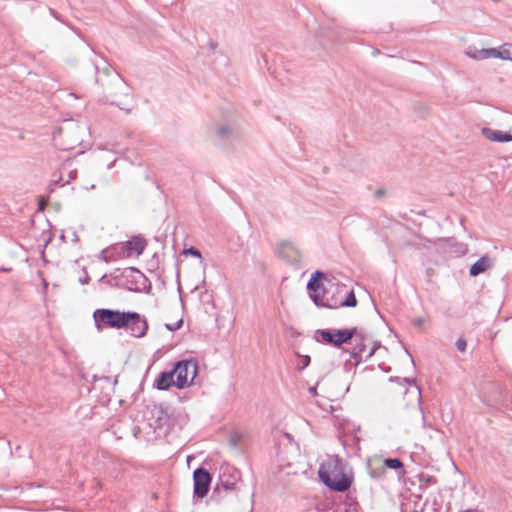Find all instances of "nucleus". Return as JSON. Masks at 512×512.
I'll return each mask as SVG.
<instances>
[{"label":"nucleus","instance_id":"obj_1","mask_svg":"<svg viewBox=\"0 0 512 512\" xmlns=\"http://www.w3.org/2000/svg\"><path fill=\"white\" fill-rule=\"evenodd\" d=\"M93 319L98 330L125 328L136 338L144 337L148 330L147 320L137 312L101 308L94 311Z\"/></svg>","mask_w":512,"mask_h":512},{"label":"nucleus","instance_id":"obj_2","mask_svg":"<svg viewBox=\"0 0 512 512\" xmlns=\"http://www.w3.org/2000/svg\"><path fill=\"white\" fill-rule=\"evenodd\" d=\"M318 475L331 490L344 492L351 486V479L345 473V464L339 457H328L323 461L320 464Z\"/></svg>","mask_w":512,"mask_h":512},{"label":"nucleus","instance_id":"obj_3","mask_svg":"<svg viewBox=\"0 0 512 512\" xmlns=\"http://www.w3.org/2000/svg\"><path fill=\"white\" fill-rule=\"evenodd\" d=\"M94 66L97 74L99 73V70L102 69L104 75L111 76L110 84L106 87L105 101L112 105H116L121 110L129 112L130 108L124 106L121 102L115 99L119 93L129 96V87L126 82L105 61H103V67H101L99 63H95Z\"/></svg>","mask_w":512,"mask_h":512},{"label":"nucleus","instance_id":"obj_4","mask_svg":"<svg viewBox=\"0 0 512 512\" xmlns=\"http://www.w3.org/2000/svg\"><path fill=\"white\" fill-rule=\"evenodd\" d=\"M326 276L321 271H315L307 283V289L310 291V298L318 307L335 309V297H329V291L320 282Z\"/></svg>","mask_w":512,"mask_h":512},{"label":"nucleus","instance_id":"obj_5","mask_svg":"<svg viewBox=\"0 0 512 512\" xmlns=\"http://www.w3.org/2000/svg\"><path fill=\"white\" fill-rule=\"evenodd\" d=\"M175 376V387L183 389L190 386L198 373V363L194 359L178 361L172 368Z\"/></svg>","mask_w":512,"mask_h":512},{"label":"nucleus","instance_id":"obj_6","mask_svg":"<svg viewBox=\"0 0 512 512\" xmlns=\"http://www.w3.org/2000/svg\"><path fill=\"white\" fill-rule=\"evenodd\" d=\"M356 335V327L350 329H318L315 333L317 342H324L334 347L349 342Z\"/></svg>","mask_w":512,"mask_h":512},{"label":"nucleus","instance_id":"obj_7","mask_svg":"<svg viewBox=\"0 0 512 512\" xmlns=\"http://www.w3.org/2000/svg\"><path fill=\"white\" fill-rule=\"evenodd\" d=\"M121 276L125 279V284L130 291L142 292L151 288L148 278L135 267L125 268Z\"/></svg>","mask_w":512,"mask_h":512},{"label":"nucleus","instance_id":"obj_8","mask_svg":"<svg viewBox=\"0 0 512 512\" xmlns=\"http://www.w3.org/2000/svg\"><path fill=\"white\" fill-rule=\"evenodd\" d=\"M279 255L291 265L299 267L303 264L305 256L301 249L293 242H283L279 246Z\"/></svg>","mask_w":512,"mask_h":512},{"label":"nucleus","instance_id":"obj_9","mask_svg":"<svg viewBox=\"0 0 512 512\" xmlns=\"http://www.w3.org/2000/svg\"><path fill=\"white\" fill-rule=\"evenodd\" d=\"M211 480V475L205 468L195 469L193 472L194 496L197 498L205 497L209 492Z\"/></svg>","mask_w":512,"mask_h":512},{"label":"nucleus","instance_id":"obj_10","mask_svg":"<svg viewBox=\"0 0 512 512\" xmlns=\"http://www.w3.org/2000/svg\"><path fill=\"white\" fill-rule=\"evenodd\" d=\"M99 257L106 263H109L119 259L128 258L129 252L126 251L125 243L121 242L103 249Z\"/></svg>","mask_w":512,"mask_h":512},{"label":"nucleus","instance_id":"obj_11","mask_svg":"<svg viewBox=\"0 0 512 512\" xmlns=\"http://www.w3.org/2000/svg\"><path fill=\"white\" fill-rule=\"evenodd\" d=\"M240 474L237 470L227 467L220 476V483L225 490H235Z\"/></svg>","mask_w":512,"mask_h":512},{"label":"nucleus","instance_id":"obj_12","mask_svg":"<svg viewBox=\"0 0 512 512\" xmlns=\"http://www.w3.org/2000/svg\"><path fill=\"white\" fill-rule=\"evenodd\" d=\"M175 374L173 370L161 372L154 380L153 386L158 390H168L171 386H175Z\"/></svg>","mask_w":512,"mask_h":512},{"label":"nucleus","instance_id":"obj_13","mask_svg":"<svg viewBox=\"0 0 512 512\" xmlns=\"http://www.w3.org/2000/svg\"><path fill=\"white\" fill-rule=\"evenodd\" d=\"M494 265L493 260L488 255L481 256L475 263H473L469 269V275L476 277L481 273H484Z\"/></svg>","mask_w":512,"mask_h":512},{"label":"nucleus","instance_id":"obj_14","mask_svg":"<svg viewBox=\"0 0 512 512\" xmlns=\"http://www.w3.org/2000/svg\"><path fill=\"white\" fill-rule=\"evenodd\" d=\"M483 136L493 142H510L512 141V134L503 132L501 130H494L491 128L482 129Z\"/></svg>","mask_w":512,"mask_h":512},{"label":"nucleus","instance_id":"obj_15","mask_svg":"<svg viewBox=\"0 0 512 512\" xmlns=\"http://www.w3.org/2000/svg\"><path fill=\"white\" fill-rule=\"evenodd\" d=\"M124 243L126 245V251L129 252V257L133 254H142L146 247L145 239L140 236H134Z\"/></svg>","mask_w":512,"mask_h":512},{"label":"nucleus","instance_id":"obj_16","mask_svg":"<svg viewBox=\"0 0 512 512\" xmlns=\"http://www.w3.org/2000/svg\"><path fill=\"white\" fill-rule=\"evenodd\" d=\"M492 58L512 61V43H504L500 48H490L488 53Z\"/></svg>","mask_w":512,"mask_h":512},{"label":"nucleus","instance_id":"obj_17","mask_svg":"<svg viewBox=\"0 0 512 512\" xmlns=\"http://www.w3.org/2000/svg\"><path fill=\"white\" fill-rule=\"evenodd\" d=\"M357 347L351 352V357L355 359L356 364L363 360L362 353L365 351L366 345L364 343L365 337L362 333H358L356 330Z\"/></svg>","mask_w":512,"mask_h":512},{"label":"nucleus","instance_id":"obj_18","mask_svg":"<svg viewBox=\"0 0 512 512\" xmlns=\"http://www.w3.org/2000/svg\"><path fill=\"white\" fill-rule=\"evenodd\" d=\"M335 308L338 307H355L357 305V299L353 290L346 292L345 298L338 300L335 298Z\"/></svg>","mask_w":512,"mask_h":512},{"label":"nucleus","instance_id":"obj_19","mask_svg":"<svg viewBox=\"0 0 512 512\" xmlns=\"http://www.w3.org/2000/svg\"><path fill=\"white\" fill-rule=\"evenodd\" d=\"M489 52H490V48L477 49L475 47L474 48L469 47L468 50L466 51V54L472 59L482 60V59L492 58V55L488 54Z\"/></svg>","mask_w":512,"mask_h":512},{"label":"nucleus","instance_id":"obj_20","mask_svg":"<svg viewBox=\"0 0 512 512\" xmlns=\"http://www.w3.org/2000/svg\"><path fill=\"white\" fill-rule=\"evenodd\" d=\"M394 380H400V378H394V377L390 378V381H394ZM401 381L406 383V384H408V385H413L416 388L417 395H418V402H419L420 409H421V412H422L423 427H426V425H427V423H426V416H425V414L423 412V408L421 407V390H420V388L416 385V382L413 379L405 377V378H402Z\"/></svg>","mask_w":512,"mask_h":512},{"label":"nucleus","instance_id":"obj_21","mask_svg":"<svg viewBox=\"0 0 512 512\" xmlns=\"http://www.w3.org/2000/svg\"><path fill=\"white\" fill-rule=\"evenodd\" d=\"M386 467L390 469H401L403 467V463L399 458H387L384 461Z\"/></svg>","mask_w":512,"mask_h":512},{"label":"nucleus","instance_id":"obj_22","mask_svg":"<svg viewBox=\"0 0 512 512\" xmlns=\"http://www.w3.org/2000/svg\"><path fill=\"white\" fill-rule=\"evenodd\" d=\"M297 356L299 357V362L297 364V368L299 371H303L306 367L310 364V356L309 355H300L297 353Z\"/></svg>","mask_w":512,"mask_h":512},{"label":"nucleus","instance_id":"obj_23","mask_svg":"<svg viewBox=\"0 0 512 512\" xmlns=\"http://www.w3.org/2000/svg\"><path fill=\"white\" fill-rule=\"evenodd\" d=\"M184 254L191 255L193 257L200 258V259L202 258L201 252L193 246L185 249Z\"/></svg>","mask_w":512,"mask_h":512},{"label":"nucleus","instance_id":"obj_24","mask_svg":"<svg viewBox=\"0 0 512 512\" xmlns=\"http://www.w3.org/2000/svg\"><path fill=\"white\" fill-rule=\"evenodd\" d=\"M230 132V127L228 125H224L218 129L217 134L220 138H226L230 134Z\"/></svg>","mask_w":512,"mask_h":512},{"label":"nucleus","instance_id":"obj_25","mask_svg":"<svg viewBox=\"0 0 512 512\" xmlns=\"http://www.w3.org/2000/svg\"><path fill=\"white\" fill-rule=\"evenodd\" d=\"M456 347L460 352H465L467 347V342L463 337H460L456 341Z\"/></svg>","mask_w":512,"mask_h":512},{"label":"nucleus","instance_id":"obj_26","mask_svg":"<svg viewBox=\"0 0 512 512\" xmlns=\"http://www.w3.org/2000/svg\"><path fill=\"white\" fill-rule=\"evenodd\" d=\"M183 324V320L180 319L179 321H177L175 324H166L165 327L169 330V331H176L178 329L181 328Z\"/></svg>","mask_w":512,"mask_h":512},{"label":"nucleus","instance_id":"obj_27","mask_svg":"<svg viewBox=\"0 0 512 512\" xmlns=\"http://www.w3.org/2000/svg\"><path fill=\"white\" fill-rule=\"evenodd\" d=\"M100 380H104L106 382H111V379L109 376H98V375H93V381L94 382H97V381H100Z\"/></svg>","mask_w":512,"mask_h":512},{"label":"nucleus","instance_id":"obj_28","mask_svg":"<svg viewBox=\"0 0 512 512\" xmlns=\"http://www.w3.org/2000/svg\"><path fill=\"white\" fill-rule=\"evenodd\" d=\"M413 324L415 327L417 328H421L424 324V319L423 318H416L413 320Z\"/></svg>","mask_w":512,"mask_h":512},{"label":"nucleus","instance_id":"obj_29","mask_svg":"<svg viewBox=\"0 0 512 512\" xmlns=\"http://www.w3.org/2000/svg\"><path fill=\"white\" fill-rule=\"evenodd\" d=\"M458 512H483V510L478 509V508H472V509L460 510Z\"/></svg>","mask_w":512,"mask_h":512},{"label":"nucleus","instance_id":"obj_30","mask_svg":"<svg viewBox=\"0 0 512 512\" xmlns=\"http://www.w3.org/2000/svg\"><path fill=\"white\" fill-rule=\"evenodd\" d=\"M309 393H310L312 396H316V395H317V388H316V386H314V387H310V388H309Z\"/></svg>","mask_w":512,"mask_h":512},{"label":"nucleus","instance_id":"obj_31","mask_svg":"<svg viewBox=\"0 0 512 512\" xmlns=\"http://www.w3.org/2000/svg\"><path fill=\"white\" fill-rule=\"evenodd\" d=\"M376 350L372 347L369 353L366 355V359L372 357L375 354Z\"/></svg>","mask_w":512,"mask_h":512},{"label":"nucleus","instance_id":"obj_32","mask_svg":"<svg viewBox=\"0 0 512 512\" xmlns=\"http://www.w3.org/2000/svg\"><path fill=\"white\" fill-rule=\"evenodd\" d=\"M379 347H381V344L379 342H376L373 346L375 350H377Z\"/></svg>","mask_w":512,"mask_h":512},{"label":"nucleus","instance_id":"obj_33","mask_svg":"<svg viewBox=\"0 0 512 512\" xmlns=\"http://www.w3.org/2000/svg\"><path fill=\"white\" fill-rule=\"evenodd\" d=\"M405 351H406V353L410 356L412 364H414V359H413V357L410 355L409 351H408L407 349H406Z\"/></svg>","mask_w":512,"mask_h":512},{"label":"nucleus","instance_id":"obj_34","mask_svg":"<svg viewBox=\"0 0 512 512\" xmlns=\"http://www.w3.org/2000/svg\"><path fill=\"white\" fill-rule=\"evenodd\" d=\"M117 382H118V377L116 376V377L114 378V380L112 381V384H113V385H116V384H117Z\"/></svg>","mask_w":512,"mask_h":512},{"label":"nucleus","instance_id":"obj_35","mask_svg":"<svg viewBox=\"0 0 512 512\" xmlns=\"http://www.w3.org/2000/svg\"><path fill=\"white\" fill-rule=\"evenodd\" d=\"M376 194H377L378 196H379V195H382V194H383V191H382V190H378V191L376 192Z\"/></svg>","mask_w":512,"mask_h":512},{"label":"nucleus","instance_id":"obj_36","mask_svg":"<svg viewBox=\"0 0 512 512\" xmlns=\"http://www.w3.org/2000/svg\"><path fill=\"white\" fill-rule=\"evenodd\" d=\"M96 81H97L98 83L101 81L100 76H98V75H97V77H96Z\"/></svg>","mask_w":512,"mask_h":512}]
</instances>
